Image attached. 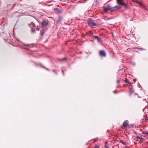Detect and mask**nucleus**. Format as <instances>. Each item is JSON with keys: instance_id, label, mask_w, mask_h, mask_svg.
Listing matches in <instances>:
<instances>
[{"instance_id": "1", "label": "nucleus", "mask_w": 148, "mask_h": 148, "mask_svg": "<svg viewBox=\"0 0 148 148\" xmlns=\"http://www.w3.org/2000/svg\"><path fill=\"white\" fill-rule=\"evenodd\" d=\"M99 55L101 57H105L106 56V53L103 50H101L99 51Z\"/></svg>"}, {"instance_id": "2", "label": "nucleus", "mask_w": 148, "mask_h": 148, "mask_svg": "<svg viewBox=\"0 0 148 148\" xmlns=\"http://www.w3.org/2000/svg\"><path fill=\"white\" fill-rule=\"evenodd\" d=\"M88 23L89 25L90 26H95L97 25L95 23H94L93 22V21L92 20L88 21Z\"/></svg>"}, {"instance_id": "3", "label": "nucleus", "mask_w": 148, "mask_h": 148, "mask_svg": "<svg viewBox=\"0 0 148 148\" xmlns=\"http://www.w3.org/2000/svg\"><path fill=\"white\" fill-rule=\"evenodd\" d=\"M48 24V23L47 21L45 20L42 21L41 23V25L42 26L44 27H45L47 26Z\"/></svg>"}, {"instance_id": "4", "label": "nucleus", "mask_w": 148, "mask_h": 148, "mask_svg": "<svg viewBox=\"0 0 148 148\" xmlns=\"http://www.w3.org/2000/svg\"><path fill=\"white\" fill-rule=\"evenodd\" d=\"M117 2L119 5H123L124 3L123 0H117Z\"/></svg>"}, {"instance_id": "5", "label": "nucleus", "mask_w": 148, "mask_h": 148, "mask_svg": "<svg viewBox=\"0 0 148 148\" xmlns=\"http://www.w3.org/2000/svg\"><path fill=\"white\" fill-rule=\"evenodd\" d=\"M128 121L127 120L125 121L123 123V126L124 127H126L128 125Z\"/></svg>"}, {"instance_id": "6", "label": "nucleus", "mask_w": 148, "mask_h": 148, "mask_svg": "<svg viewBox=\"0 0 148 148\" xmlns=\"http://www.w3.org/2000/svg\"><path fill=\"white\" fill-rule=\"evenodd\" d=\"M130 93V95H132L134 93V91L133 87L132 86L129 88Z\"/></svg>"}, {"instance_id": "7", "label": "nucleus", "mask_w": 148, "mask_h": 148, "mask_svg": "<svg viewBox=\"0 0 148 148\" xmlns=\"http://www.w3.org/2000/svg\"><path fill=\"white\" fill-rule=\"evenodd\" d=\"M105 8L108 10H110L111 11H113V9L114 8H112V7L110 6V5H108L107 7H105Z\"/></svg>"}, {"instance_id": "8", "label": "nucleus", "mask_w": 148, "mask_h": 148, "mask_svg": "<svg viewBox=\"0 0 148 148\" xmlns=\"http://www.w3.org/2000/svg\"><path fill=\"white\" fill-rule=\"evenodd\" d=\"M112 8H114V9H112V10H113V11L115 10V9L117 10H119L121 9V7L119 6H115L114 7H112Z\"/></svg>"}, {"instance_id": "9", "label": "nucleus", "mask_w": 148, "mask_h": 148, "mask_svg": "<svg viewBox=\"0 0 148 148\" xmlns=\"http://www.w3.org/2000/svg\"><path fill=\"white\" fill-rule=\"evenodd\" d=\"M62 19V18L60 16L58 17V20L57 21V23H60Z\"/></svg>"}, {"instance_id": "10", "label": "nucleus", "mask_w": 148, "mask_h": 148, "mask_svg": "<svg viewBox=\"0 0 148 148\" xmlns=\"http://www.w3.org/2000/svg\"><path fill=\"white\" fill-rule=\"evenodd\" d=\"M30 27L32 28H33V27H35L36 25L35 24L33 23H31L30 25H29Z\"/></svg>"}, {"instance_id": "11", "label": "nucleus", "mask_w": 148, "mask_h": 148, "mask_svg": "<svg viewBox=\"0 0 148 148\" xmlns=\"http://www.w3.org/2000/svg\"><path fill=\"white\" fill-rule=\"evenodd\" d=\"M93 37L94 38L97 39L98 42H100L101 41V40L100 39H99V38L97 36H94Z\"/></svg>"}, {"instance_id": "12", "label": "nucleus", "mask_w": 148, "mask_h": 148, "mask_svg": "<svg viewBox=\"0 0 148 148\" xmlns=\"http://www.w3.org/2000/svg\"><path fill=\"white\" fill-rule=\"evenodd\" d=\"M141 6L142 8H143L144 10H147V8L145 7V6L144 5L142 4L141 5Z\"/></svg>"}, {"instance_id": "13", "label": "nucleus", "mask_w": 148, "mask_h": 148, "mask_svg": "<svg viewBox=\"0 0 148 148\" xmlns=\"http://www.w3.org/2000/svg\"><path fill=\"white\" fill-rule=\"evenodd\" d=\"M136 138L139 139H142L143 140H144V139L142 137H140L138 136H136Z\"/></svg>"}, {"instance_id": "14", "label": "nucleus", "mask_w": 148, "mask_h": 148, "mask_svg": "<svg viewBox=\"0 0 148 148\" xmlns=\"http://www.w3.org/2000/svg\"><path fill=\"white\" fill-rule=\"evenodd\" d=\"M122 5L124 6V7L126 8H127V7H128V5L126 4L124 2Z\"/></svg>"}, {"instance_id": "15", "label": "nucleus", "mask_w": 148, "mask_h": 148, "mask_svg": "<svg viewBox=\"0 0 148 148\" xmlns=\"http://www.w3.org/2000/svg\"><path fill=\"white\" fill-rule=\"evenodd\" d=\"M54 10H55L58 11L59 12H61L59 10V9L58 8H54Z\"/></svg>"}, {"instance_id": "16", "label": "nucleus", "mask_w": 148, "mask_h": 148, "mask_svg": "<svg viewBox=\"0 0 148 148\" xmlns=\"http://www.w3.org/2000/svg\"><path fill=\"white\" fill-rule=\"evenodd\" d=\"M45 29H43L42 31H41V35H42L44 33H45Z\"/></svg>"}, {"instance_id": "17", "label": "nucleus", "mask_w": 148, "mask_h": 148, "mask_svg": "<svg viewBox=\"0 0 148 148\" xmlns=\"http://www.w3.org/2000/svg\"><path fill=\"white\" fill-rule=\"evenodd\" d=\"M104 10L105 12H108V10L107 9L105 8V7H104Z\"/></svg>"}, {"instance_id": "18", "label": "nucleus", "mask_w": 148, "mask_h": 148, "mask_svg": "<svg viewBox=\"0 0 148 148\" xmlns=\"http://www.w3.org/2000/svg\"><path fill=\"white\" fill-rule=\"evenodd\" d=\"M104 10L105 12H108V10L107 9L105 8V7H104Z\"/></svg>"}, {"instance_id": "19", "label": "nucleus", "mask_w": 148, "mask_h": 148, "mask_svg": "<svg viewBox=\"0 0 148 148\" xmlns=\"http://www.w3.org/2000/svg\"><path fill=\"white\" fill-rule=\"evenodd\" d=\"M125 82H126V83H128L129 82V81L126 78H125Z\"/></svg>"}, {"instance_id": "20", "label": "nucleus", "mask_w": 148, "mask_h": 148, "mask_svg": "<svg viewBox=\"0 0 148 148\" xmlns=\"http://www.w3.org/2000/svg\"><path fill=\"white\" fill-rule=\"evenodd\" d=\"M136 3L140 5H141L142 4L140 3V1H137L136 2Z\"/></svg>"}, {"instance_id": "21", "label": "nucleus", "mask_w": 148, "mask_h": 148, "mask_svg": "<svg viewBox=\"0 0 148 148\" xmlns=\"http://www.w3.org/2000/svg\"><path fill=\"white\" fill-rule=\"evenodd\" d=\"M94 148H99V146L98 145H96L95 146Z\"/></svg>"}, {"instance_id": "22", "label": "nucleus", "mask_w": 148, "mask_h": 148, "mask_svg": "<svg viewBox=\"0 0 148 148\" xmlns=\"http://www.w3.org/2000/svg\"><path fill=\"white\" fill-rule=\"evenodd\" d=\"M143 134H147V135H148V132H145L144 131L143 132Z\"/></svg>"}, {"instance_id": "23", "label": "nucleus", "mask_w": 148, "mask_h": 148, "mask_svg": "<svg viewBox=\"0 0 148 148\" xmlns=\"http://www.w3.org/2000/svg\"><path fill=\"white\" fill-rule=\"evenodd\" d=\"M145 120L146 121H148V118L147 117V116L145 117Z\"/></svg>"}, {"instance_id": "24", "label": "nucleus", "mask_w": 148, "mask_h": 148, "mask_svg": "<svg viewBox=\"0 0 148 148\" xmlns=\"http://www.w3.org/2000/svg\"><path fill=\"white\" fill-rule=\"evenodd\" d=\"M132 1L133 2H134L136 3V2L138 1L137 0H132Z\"/></svg>"}, {"instance_id": "25", "label": "nucleus", "mask_w": 148, "mask_h": 148, "mask_svg": "<svg viewBox=\"0 0 148 148\" xmlns=\"http://www.w3.org/2000/svg\"><path fill=\"white\" fill-rule=\"evenodd\" d=\"M32 31L33 32H35V29H34L32 28Z\"/></svg>"}, {"instance_id": "26", "label": "nucleus", "mask_w": 148, "mask_h": 148, "mask_svg": "<svg viewBox=\"0 0 148 148\" xmlns=\"http://www.w3.org/2000/svg\"><path fill=\"white\" fill-rule=\"evenodd\" d=\"M121 143L123 145H125L126 143L125 142H121Z\"/></svg>"}, {"instance_id": "27", "label": "nucleus", "mask_w": 148, "mask_h": 148, "mask_svg": "<svg viewBox=\"0 0 148 148\" xmlns=\"http://www.w3.org/2000/svg\"><path fill=\"white\" fill-rule=\"evenodd\" d=\"M43 68H44V69H46L47 70H49V69H48V68H46L45 67V66H43L42 67Z\"/></svg>"}, {"instance_id": "28", "label": "nucleus", "mask_w": 148, "mask_h": 148, "mask_svg": "<svg viewBox=\"0 0 148 148\" xmlns=\"http://www.w3.org/2000/svg\"><path fill=\"white\" fill-rule=\"evenodd\" d=\"M62 73L63 75H64V71L63 70H62Z\"/></svg>"}, {"instance_id": "29", "label": "nucleus", "mask_w": 148, "mask_h": 148, "mask_svg": "<svg viewBox=\"0 0 148 148\" xmlns=\"http://www.w3.org/2000/svg\"><path fill=\"white\" fill-rule=\"evenodd\" d=\"M136 80L137 79H133V81L134 82H136Z\"/></svg>"}, {"instance_id": "30", "label": "nucleus", "mask_w": 148, "mask_h": 148, "mask_svg": "<svg viewBox=\"0 0 148 148\" xmlns=\"http://www.w3.org/2000/svg\"><path fill=\"white\" fill-rule=\"evenodd\" d=\"M105 147L106 148H109V147L108 146H105Z\"/></svg>"}, {"instance_id": "31", "label": "nucleus", "mask_w": 148, "mask_h": 148, "mask_svg": "<svg viewBox=\"0 0 148 148\" xmlns=\"http://www.w3.org/2000/svg\"><path fill=\"white\" fill-rule=\"evenodd\" d=\"M65 60L66 59L65 58H64V59H62V60Z\"/></svg>"}, {"instance_id": "32", "label": "nucleus", "mask_w": 148, "mask_h": 148, "mask_svg": "<svg viewBox=\"0 0 148 148\" xmlns=\"http://www.w3.org/2000/svg\"><path fill=\"white\" fill-rule=\"evenodd\" d=\"M90 33L91 35H92V33L91 32H90Z\"/></svg>"}, {"instance_id": "33", "label": "nucleus", "mask_w": 148, "mask_h": 148, "mask_svg": "<svg viewBox=\"0 0 148 148\" xmlns=\"http://www.w3.org/2000/svg\"><path fill=\"white\" fill-rule=\"evenodd\" d=\"M141 49V48H138V49Z\"/></svg>"}, {"instance_id": "34", "label": "nucleus", "mask_w": 148, "mask_h": 148, "mask_svg": "<svg viewBox=\"0 0 148 148\" xmlns=\"http://www.w3.org/2000/svg\"><path fill=\"white\" fill-rule=\"evenodd\" d=\"M53 71H55V70H53Z\"/></svg>"}, {"instance_id": "35", "label": "nucleus", "mask_w": 148, "mask_h": 148, "mask_svg": "<svg viewBox=\"0 0 148 148\" xmlns=\"http://www.w3.org/2000/svg\"><path fill=\"white\" fill-rule=\"evenodd\" d=\"M147 103H148V101H147Z\"/></svg>"}]
</instances>
